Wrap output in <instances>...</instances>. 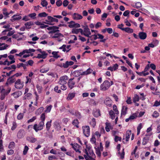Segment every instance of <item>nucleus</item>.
<instances>
[{
    "mask_svg": "<svg viewBox=\"0 0 160 160\" xmlns=\"http://www.w3.org/2000/svg\"><path fill=\"white\" fill-rule=\"evenodd\" d=\"M3 14L4 15V17L6 18L8 17V15L9 14V13H8L7 12V9L6 8H4L3 9Z\"/></svg>",
    "mask_w": 160,
    "mask_h": 160,
    "instance_id": "34",
    "label": "nucleus"
},
{
    "mask_svg": "<svg viewBox=\"0 0 160 160\" xmlns=\"http://www.w3.org/2000/svg\"><path fill=\"white\" fill-rule=\"evenodd\" d=\"M68 23H69L68 26L70 28H72L75 27V23L73 21H72L70 22H68Z\"/></svg>",
    "mask_w": 160,
    "mask_h": 160,
    "instance_id": "48",
    "label": "nucleus"
},
{
    "mask_svg": "<svg viewBox=\"0 0 160 160\" xmlns=\"http://www.w3.org/2000/svg\"><path fill=\"white\" fill-rule=\"evenodd\" d=\"M139 38L142 40L145 39L147 37V34L145 32H139L138 34Z\"/></svg>",
    "mask_w": 160,
    "mask_h": 160,
    "instance_id": "16",
    "label": "nucleus"
},
{
    "mask_svg": "<svg viewBox=\"0 0 160 160\" xmlns=\"http://www.w3.org/2000/svg\"><path fill=\"white\" fill-rule=\"evenodd\" d=\"M24 132L23 130H20L17 133V137L18 138H21L24 136Z\"/></svg>",
    "mask_w": 160,
    "mask_h": 160,
    "instance_id": "22",
    "label": "nucleus"
},
{
    "mask_svg": "<svg viewBox=\"0 0 160 160\" xmlns=\"http://www.w3.org/2000/svg\"><path fill=\"white\" fill-rule=\"evenodd\" d=\"M37 118L36 116H33L32 117V118L28 120L27 121V122L28 123H29L30 122H33L34 120H35Z\"/></svg>",
    "mask_w": 160,
    "mask_h": 160,
    "instance_id": "56",
    "label": "nucleus"
},
{
    "mask_svg": "<svg viewBox=\"0 0 160 160\" xmlns=\"http://www.w3.org/2000/svg\"><path fill=\"white\" fill-rule=\"evenodd\" d=\"M15 62V60H13L10 62H9L7 60H6L4 62V65H9Z\"/></svg>",
    "mask_w": 160,
    "mask_h": 160,
    "instance_id": "36",
    "label": "nucleus"
},
{
    "mask_svg": "<svg viewBox=\"0 0 160 160\" xmlns=\"http://www.w3.org/2000/svg\"><path fill=\"white\" fill-rule=\"evenodd\" d=\"M73 64L74 62L72 61H66L65 63H63V67L64 68H67L69 66H71Z\"/></svg>",
    "mask_w": 160,
    "mask_h": 160,
    "instance_id": "21",
    "label": "nucleus"
},
{
    "mask_svg": "<svg viewBox=\"0 0 160 160\" xmlns=\"http://www.w3.org/2000/svg\"><path fill=\"white\" fill-rule=\"evenodd\" d=\"M27 65L26 64H23L22 63H19L17 64V67L20 68V67H23L24 69L25 70L27 68Z\"/></svg>",
    "mask_w": 160,
    "mask_h": 160,
    "instance_id": "33",
    "label": "nucleus"
},
{
    "mask_svg": "<svg viewBox=\"0 0 160 160\" xmlns=\"http://www.w3.org/2000/svg\"><path fill=\"white\" fill-rule=\"evenodd\" d=\"M93 115L96 117H98L100 116V111L99 109H95L93 110Z\"/></svg>",
    "mask_w": 160,
    "mask_h": 160,
    "instance_id": "23",
    "label": "nucleus"
},
{
    "mask_svg": "<svg viewBox=\"0 0 160 160\" xmlns=\"http://www.w3.org/2000/svg\"><path fill=\"white\" fill-rule=\"evenodd\" d=\"M120 26H121L122 27H123L124 26V25L123 24H121L118 25V28L122 31H125L127 33H132L133 32V29L127 27L126 28H122L121 27H120Z\"/></svg>",
    "mask_w": 160,
    "mask_h": 160,
    "instance_id": "8",
    "label": "nucleus"
},
{
    "mask_svg": "<svg viewBox=\"0 0 160 160\" xmlns=\"http://www.w3.org/2000/svg\"><path fill=\"white\" fill-rule=\"evenodd\" d=\"M69 112L71 113L72 115H74L77 117L78 118H79L81 117V114L80 113L78 112H76L75 113L74 112H72L69 111Z\"/></svg>",
    "mask_w": 160,
    "mask_h": 160,
    "instance_id": "35",
    "label": "nucleus"
},
{
    "mask_svg": "<svg viewBox=\"0 0 160 160\" xmlns=\"http://www.w3.org/2000/svg\"><path fill=\"white\" fill-rule=\"evenodd\" d=\"M72 124L75 126L77 128H78V119H75L72 122Z\"/></svg>",
    "mask_w": 160,
    "mask_h": 160,
    "instance_id": "47",
    "label": "nucleus"
},
{
    "mask_svg": "<svg viewBox=\"0 0 160 160\" xmlns=\"http://www.w3.org/2000/svg\"><path fill=\"white\" fill-rule=\"evenodd\" d=\"M104 103L108 107H111L112 105V101L110 99L106 100H105Z\"/></svg>",
    "mask_w": 160,
    "mask_h": 160,
    "instance_id": "26",
    "label": "nucleus"
},
{
    "mask_svg": "<svg viewBox=\"0 0 160 160\" xmlns=\"http://www.w3.org/2000/svg\"><path fill=\"white\" fill-rule=\"evenodd\" d=\"M131 134V131L130 130H128L127 132L126 133V140L127 142H128L130 138V136Z\"/></svg>",
    "mask_w": 160,
    "mask_h": 160,
    "instance_id": "32",
    "label": "nucleus"
},
{
    "mask_svg": "<svg viewBox=\"0 0 160 160\" xmlns=\"http://www.w3.org/2000/svg\"><path fill=\"white\" fill-rule=\"evenodd\" d=\"M82 128L84 135L86 137H88L90 135L89 127L88 126H84L82 127Z\"/></svg>",
    "mask_w": 160,
    "mask_h": 160,
    "instance_id": "6",
    "label": "nucleus"
},
{
    "mask_svg": "<svg viewBox=\"0 0 160 160\" xmlns=\"http://www.w3.org/2000/svg\"><path fill=\"white\" fill-rule=\"evenodd\" d=\"M89 38H91V40L92 41L93 40H95L98 38V35L97 34H95L94 35H92L91 36H90Z\"/></svg>",
    "mask_w": 160,
    "mask_h": 160,
    "instance_id": "49",
    "label": "nucleus"
},
{
    "mask_svg": "<svg viewBox=\"0 0 160 160\" xmlns=\"http://www.w3.org/2000/svg\"><path fill=\"white\" fill-rule=\"evenodd\" d=\"M139 100V97L138 95H136L133 99V102H135L138 101Z\"/></svg>",
    "mask_w": 160,
    "mask_h": 160,
    "instance_id": "58",
    "label": "nucleus"
},
{
    "mask_svg": "<svg viewBox=\"0 0 160 160\" xmlns=\"http://www.w3.org/2000/svg\"><path fill=\"white\" fill-rule=\"evenodd\" d=\"M10 90L7 92L5 90L4 88L2 89L1 91V93L0 98L1 100H3L5 98L6 96L10 92Z\"/></svg>",
    "mask_w": 160,
    "mask_h": 160,
    "instance_id": "12",
    "label": "nucleus"
},
{
    "mask_svg": "<svg viewBox=\"0 0 160 160\" xmlns=\"http://www.w3.org/2000/svg\"><path fill=\"white\" fill-rule=\"evenodd\" d=\"M93 70L90 68H89L86 71L82 72V70H78L74 72L75 74H77L78 75H87L91 73Z\"/></svg>",
    "mask_w": 160,
    "mask_h": 160,
    "instance_id": "3",
    "label": "nucleus"
},
{
    "mask_svg": "<svg viewBox=\"0 0 160 160\" xmlns=\"http://www.w3.org/2000/svg\"><path fill=\"white\" fill-rule=\"evenodd\" d=\"M12 18H13L11 19V21L12 22L15 21L19 20L22 18V17L19 16L18 14L14 15Z\"/></svg>",
    "mask_w": 160,
    "mask_h": 160,
    "instance_id": "15",
    "label": "nucleus"
},
{
    "mask_svg": "<svg viewBox=\"0 0 160 160\" xmlns=\"http://www.w3.org/2000/svg\"><path fill=\"white\" fill-rule=\"evenodd\" d=\"M23 83L22 82L20 79H18L15 82V87L17 88H21L23 87Z\"/></svg>",
    "mask_w": 160,
    "mask_h": 160,
    "instance_id": "11",
    "label": "nucleus"
},
{
    "mask_svg": "<svg viewBox=\"0 0 160 160\" xmlns=\"http://www.w3.org/2000/svg\"><path fill=\"white\" fill-rule=\"evenodd\" d=\"M15 146V143L14 142H10L8 146V148H13Z\"/></svg>",
    "mask_w": 160,
    "mask_h": 160,
    "instance_id": "62",
    "label": "nucleus"
},
{
    "mask_svg": "<svg viewBox=\"0 0 160 160\" xmlns=\"http://www.w3.org/2000/svg\"><path fill=\"white\" fill-rule=\"evenodd\" d=\"M59 37L63 38V35L60 33L57 32L56 33L54 36H52V38H59Z\"/></svg>",
    "mask_w": 160,
    "mask_h": 160,
    "instance_id": "31",
    "label": "nucleus"
},
{
    "mask_svg": "<svg viewBox=\"0 0 160 160\" xmlns=\"http://www.w3.org/2000/svg\"><path fill=\"white\" fill-rule=\"evenodd\" d=\"M52 120H51L50 121L48 122L46 124V129L47 131H49L50 129V128L51 126V123L52 122Z\"/></svg>",
    "mask_w": 160,
    "mask_h": 160,
    "instance_id": "40",
    "label": "nucleus"
},
{
    "mask_svg": "<svg viewBox=\"0 0 160 160\" xmlns=\"http://www.w3.org/2000/svg\"><path fill=\"white\" fill-rule=\"evenodd\" d=\"M113 111L116 112V114L119 113L118 111V110L117 107L115 105H114L113 107Z\"/></svg>",
    "mask_w": 160,
    "mask_h": 160,
    "instance_id": "61",
    "label": "nucleus"
},
{
    "mask_svg": "<svg viewBox=\"0 0 160 160\" xmlns=\"http://www.w3.org/2000/svg\"><path fill=\"white\" fill-rule=\"evenodd\" d=\"M58 28H59L58 27L53 26L48 28L47 29L48 30H51L49 32V33H52L59 32V30L58 29Z\"/></svg>",
    "mask_w": 160,
    "mask_h": 160,
    "instance_id": "9",
    "label": "nucleus"
},
{
    "mask_svg": "<svg viewBox=\"0 0 160 160\" xmlns=\"http://www.w3.org/2000/svg\"><path fill=\"white\" fill-rule=\"evenodd\" d=\"M26 139L28 142L31 143H34L37 141V138L32 137H27Z\"/></svg>",
    "mask_w": 160,
    "mask_h": 160,
    "instance_id": "24",
    "label": "nucleus"
},
{
    "mask_svg": "<svg viewBox=\"0 0 160 160\" xmlns=\"http://www.w3.org/2000/svg\"><path fill=\"white\" fill-rule=\"evenodd\" d=\"M44 108L43 107H41L39 108L36 112V114L39 115L40 114L43 110Z\"/></svg>",
    "mask_w": 160,
    "mask_h": 160,
    "instance_id": "39",
    "label": "nucleus"
},
{
    "mask_svg": "<svg viewBox=\"0 0 160 160\" xmlns=\"http://www.w3.org/2000/svg\"><path fill=\"white\" fill-rule=\"evenodd\" d=\"M73 79V78H71L69 79L68 82L69 87L71 89L72 88L75 84V82L72 81Z\"/></svg>",
    "mask_w": 160,
    "mask_h": 160,
    "instance_id": "20",
    "label": "nucleus"
},
{
    "mask_svg": "<svg viewBox=\"0 0 160 160\" xmlns=\"http://www.w3.org/2000/svg\"><path fill=\"white\" fill-rule=\"evenodd\" d=\"M49 68H42L40 70V72L42 73H45L49 71Z\"/></svg>",
    "mask_w": 160,
    "mask_h": 160,
    "instance_id": "51",
    "label": "nucleus"
},
{
    "mask_svg": "<svg viewBox=\"0 0 160 160\" xmlns=\"http://www.w3.org/2000/svg\"><path fill=\"white\" fill-rule=\"evenodd\" d=\"M68 79V77L67 76H64L60 78L58 83L60 85H64L67 83L66 80Z\"/></svg>",
    "mask_w": 160,
    "mask_h": 160,
    "instance_id": "10",
    "label": "nucleus"
},
{
    "mask_svg": "<svg viewBox=\"0 0 160 160\" xmlns=\"http://www.w3.org/2000/svg\"><path fill=\"white\" fill-rule=\"evenodd\" d=\"M30 18L29 17V15L28 16H25L23 17L22 18V20L23 21H27L28 20H30Z\"/></svg>",
    "mask_w": 160,
    "mask_h": 160,
    "instance_id": "59",
    "label": "nucleus"
},
{
    "mask_svg": "<svg viewBox=\"0 0 160 160\" xmlns=\"http://www.w3.org/2000/svg\"><path fill=\"white\" fill-rule=\"evenodd\" d=\"M40 118L42 121H41L44 122L45 118V116L44 113H43L42 114Z\"/></svg>",
    "mask_w": 160,
    "mask_h": 160,
    "instance_id": "64",
    "label": "nucleus"
},
{
    "mask_svg": "<svg viewBox=\"0 0 160 160\" xmlns=\"http://www.w3.org/2000/svg\"><path fill=\"white\" fill-rule=\"evenodd\" d=\"M95 149L96 154L99 157H100L101 156V152L100 151V148H99V147H98L97 148H95Z\"/></svg>",
    "mask_w": 160,
    "mask_h": 160,
    "instance_id": "45",
    "label": "nucleus"
},
{
    "mask_svg": "<svg viewBox=\"0 0 160 160\" xmlns=\"http://www.w3.org/2000/svg\"><path fill=\"white\" fill-rule=\"evenodd\" d=\"M111 86L110 82L108 80H105L101 85L100 90L106 91L108 90Z\"/></svg>",
    "mask_w": 160,
    "mask_h": 160,
    "instance_id": "2",
    "label": "nucleus"
},
{
    "mask_svg": "<svg viewBox=\"0 0 160 160\" xmlns=\"http://www.w3.org/2000/svg\"><path fill=\"white\" fill-rule=\"evenodd\" d=\"M28 149L29 148L27 146H25L24 148L23 152V155H25L27 154V152L28 150Z\"/></svg>",
    "mask_w": 160,
    "mask_h": 160,
    "instance_id": "50",
    "label": "nucleus"
},
{
    "mask_svg": "<svg viewBox=\"0 0 160 160\" xmlns=\"http://www.w3.org/2000/svg\"><path fill=\"white\" fill-rule=\"evenodd\" d=\"M75 92L69 93L67 98V100L68 101L72 100L75 97Z\"/></svg>",
    "mask_w": 160,
    "mask_h": 160,
    "instance_id": "17",
    "label": "nucleus"
},
{
    "mask_svg": "<svg viewBox=\"0 0 160 160\" xmlns=\"http://www.w3.org/2000/svg\"><path fill=\"white\" fill-rule=\"evenodd\" d=\"M109 114L111 118L112 119H113L115 118V114L113 112L112 110H111L109 111Z\"/></svg>",
    "mask_w": 160,
    "mask_h": 160,
    "instance_id": "43",
    "label": "nucleus"
},
{
    "mask_svg": "<svg viewBox=\"0 0 160 160\" xmlns=\"http://www.w3.org/2000/svg\"><path fill=\"white\" fill-rule=\"evenodd\" d=\"M33 23L31 22H28L25 24V27L26 29H29L31 27V26L33 25Z\"/></svg>",
    "mask_w": 160,
    "mask_h": 160,
    "instance_id": "28",
    "label": "nucleus"
},
{
    "mask_svg": "<svg viewBox=\"0 0 160 160\" xmlns=\"http://www.w3.org/2000/svg\"><path fill=\"white\" fill-rule=\"evenodd\" d=\"M44 126V122L41 121L38 125L37 124H35L33 126V128L36 132L42 130Z\"/></svg>",
    "mask_w": 160,
    "mask_h": 160,
    "instance_id": "4",
    "label": "nucleus"
},
{
    "mask_svg": "<svg viewBox=\"0 0 160 160\" xmlns=\"http://www.w3.org/2000/svg\"><path fill=\"white\" fill-rule=\"evenodd\" d=\"M15 79L14 76H11L8 79L6 84H8V83H11L14 82L15 81Z\"/></svg>",
    "mask_w": 160,
    "mask_h": 160,
    "instance_id": "25",
    "label": "nucleus"
},
{
    "mask_svg": "<svg viewBox=\"0 0 160 160\" xmlns=\"http://www.w3.org/2000/svg\"><path fill=\"white\" fill-rule=\"evenodd\" d=\"M90 124L93 127H94V126L96 125V122L95 120V119L93 118L92 119V121L90 122Z\"/></svg>",
    "mask_w": 160,
    "mask_h": 160,
    "instance_id": "44",
    "label": "nucleus"
},
{
    "mask_svg": "<svg viewBox=\"0 0 160 160\" xmlns=\"http://www.w3.org/2000/svg\"><path fill=\"white\" fill-rule=\"evenodd\" d=\"M33 63V62L32 60H30L26 62V64L27 65V66L28 65L32 66Z\"/></svg>",
    "mask_w": 160,
    "mask_h": 160,
    "instance_id": "54",
    "label": "nucleus"
},
{
    "mask_svg": "<svg viewBox=\"0 0 160 160\" xmlns=\"http://www.w3.org/2000/svg\"><path fill=\"white\" fill-rule=\"evenodd\" d=\"M48 14L45 12L40 13L38 15V16L40 17H45Z\"/></svg>",
    "mask_w": 160,
    "mask_h": 160,
    "instance_id": "46",
    "label": "nucleus"
},
{
    "mask_svg": "<svg viewBox=\"0 0 160 160\" xmlns=\"http://www.w3.org/2000/svg\"><path fill=\"white\" fill-rule=\"evenodd\" d=\"M70 45H68L66 46L65 45H63L62 47L59 48L60 49H62L64 52L66 51L68 52L70 49Z\"/></svg>",
    "mask_w": 160,
    "mask_h": 160,
    "instance_id": "14",
    "label": "nucleus"
},
{
    "mask_svg": "<svg viewBox=\"0 0 160 160\" xmlns=\"http://www.w3.org/2000/svg\"><path fill=\"white\" fill-rule=\"evenodd\" d=\"M132 6L138 9L142 7V4L140 2H138L135 3V5H133Z\"/></svg>",
    "mask_w": 160,
    "mask_h": 160,
    "instance_id": "37",
    "label": "nucleus"
},
{
    "mask_svg": "<svg viewBox=\"0 0 160 160\" xmlns=\"http://www.w3.org/2000/svg\"><path fill=\"white\" fill-rule=\"evenodd\" d=\"M81 34L88 37H90V35H91V32L88 26L84 27L83 30L82 29V32H81Z\"/></svg>",
    "mask_w": 160,
    "mask_h": 160,
    "instance_id": "5",
    "label": "nucleus"
},
{
    "mask_svg": "<svg viewBox=\"0 0 160 160\" xmlns=\"http://www.w3.org/2000/svg\"><path fill=\"white\" fill-rule=\"evenodd\" d=\"M149 139V137H148V136L146 135V136L144 137L143 138L142 144L143 145H146L148 143Z\"/></svg>",
    "mask_w": 160,
    "mask_h": 160,
    "instance_id": "29",
    "label": "nucleus"
},
{
    "mask_svg": "<svg viewBox=\"0 0 160 160\" xmlns=\"http://www.w3.org/2000/svg\"><path fill=\"white\" fill-rule=\"evenodd\" d=\"M36 88L38 89L39 93H40L41 92L42 88V87L39 85L38 84L37 85Z\"/></svg>",
    "mask_w": 160,
    "mask_h": 160,
    "instance_id": "60",
    "label": "nucleus"
},
{
    "mask_svg": "<svg viewBox=\"0 0 160 160\" xmlns=\"http://www.w3.org/2000/svg\"><path fill=\"white\" fill-rule=\"evenodd\" d=\"M128 108L125 106H123L122 107L121 113L122 115H125L127 113Z\"/></svg>",
    "mask_w": 160,
    "mask_h": 160,
    "instance_id": "27",
    "label": "nucleus"
},
{
    "mask_svg": "<svg viewBox=\"0 0 160 160\" xmlns=\"http://www.w3.org/2000/svg\"><path fill=\"white\" fill-rule=\"evenodd\" d=\"M62 18V17L61 15H54L53 17L51 16H48L47 17L48 20H46V21L48 22L45 23L50 25H51V22H58V19L55 18Z\"/></svg>",
    "mask_w": 160,
    "mask_h": 160,
    "instance_id": "1",
    "label": "nucleus"
},
{
    "mask_svg": "<svg viewBox=\"0 0 160 160\" xmlns=\"http://www.w3.org/2000/svg\"><path fill=\"white\" fill-rule=\"evenodd\" d=\"M23 117V114L22 113H20L17 117V118L18 119L20 120L22 119Z\"/></svg>",
    "mask_w": 160,
    "mask_h": 160,
    "instance_id": "63",
    "label": "nucleus"
},
{
    "mask_svg": "<svg viewBox=\"0 0 160 160\" xmlns=\"http://www.w3.org/2000/svg\"><path fill=\"white\" fill-rule=\"evenodd\" d=\"M16 65H12L9 67L5 68H4V69H6L8 70H10L12 69H13L14 70H15L16 69Z\"/></svg>",
    "mask_w": 160,
    "mask_h": 160,
    "instance_id": "38",
    "label": "nucleus"
},
{
    "mask_svg": "<svg viewBox=\"0 0 160 160\" xmlns=\"http://www.w3.org/2000/svg\"><path fill=\"white\" fill-rule=\"evenodd\" d=\"M42 1L41 4L43 7H46L48 5V3L46 0H41Z\"/></svg>",
    "mask_w": 160,
    "mask_h": 160,
    "instance_id": "42",
    "label": "nucleus"
},
{
    "mask_svg": "<svg viewBox=\"0 0 160 160\" xmlns=\"http://www.w3.org/2000/svg\"><path fill=\"white\" fill-rule=\"evenodd\" d=\"M84 156L86 160H95L94 158L96 156L92 151H91L89 152V154L87 156L84 155Z\"/></svg>",
    "mask_w": 160,
    "mask_h": 160,
    "instance_id": "7",
    "label": "nucleus"
},
{
    "mask_svg": "<svg viewBox=\"0 0 160 160\" xmlns=\"http://www.w3.org/2000/svg\"><path fill=\"white\" fill-rule=\"evenodd\" d=\"M72 32L73 33H75V34H78L79 32H80V33H81V32H82V29L81 28H78V29L73 28V29H72Z\"/></svg>",
    "mask_w": 160,
    "mask_h": 160,
    "instance_id": "30",
    "label": "nucleus"
},
{
    "mask_svg": "<svg viewBox=\"0 0 160 160\" xmlns=\"http://www.w3.org/2000/svg\"><path fill=\"white\" fill-rule=\"evenodd\" d=\"M73 18L74 20H79L82 18V16L79 14L74 13L73 15Z\"/></svg>",
    "mask_w": 160,
    "mask_h": 160,
    "instance_id": "18",
    "label": "nucleus"
},
{
    "mask_svg": "<svg viewBox=\"0 0 160 160\" xmlns=\"http://www.w3.org/2000/svg\"><path fill=\"white\" fill-rule=\"evenodd\" d=\"M28 15L29 17H30L32 19H34L35 18V17L36 15V14L35 13H33L29 14Z\"/></svg>",
    "mask_w": 160,
    "mask_h": 160,
    "instance_id": "57",
    "label": "nucleus"
},
{
    "mask_svg": "<svg viewBox=\"0 0 160 160\" xmlns=\"http://www.w3.org/2000/svg\"><path fill=\"white\" fill-rule=\"evenodd\" d=\"M137 116V114L134 113L132 115L129 117V118H130V120H133L136 118Z\"/></svg>",
    "mask_w": 160,
    "mask_h": 160,
    "instance_id": "52",
    "label": "nucleus"
},
{
    "mask_svg": "<svg viewBox=\"0 0 160 160\" xmlns=\"http://www.w3.org/2000/svg\"><path fill=\"white\" fill-rule=\"evenodd\" d=\"M88 102L89 104L91 106H95L97 104L95 101L93 99H90Z\"/></svg>",
    "mask_w": 160,
    "mask_h": 160,
    "instance_id": "41",
    "label": "nucleus"
},
{
    "mask_svg": "<svg viewBox=\"0 0 160 160\" xmlns=\"http://www.w3.org/2000/svg\"><path fill=\"white\" fill-rule=\"evenodd\" d=\"M71 145L72 146V148L73 149L77 152L81 153V152L80 151V148H81V147L78 144L75 143L74 144L71 143Z\"/></svg>",
    "mask_w": 160,
    "mask_h": 160,
    "instance_id": "13",
    "label": "nucleus"
},
{
    "mask_svg": "<svg viewBox=\"0 0 160 160\" xmlns=\"http://www.w3.org/2000/svg\"><path fill=\"white\" fill-rule=\"evenodd\" d=\"M52 54L53 55V57L55 58H57L59 57V56L58 54V52H53Z\"/></svg>",
    "mask_w": 160,
    "mask_h": 160,
    "instance_id": "55",
    "label": "nucleus"
},
{
    "mask_svg": "<svg viewBox=\"0 0 160 160\" xmlns=\"http://www.w3.org/2000/svg\"><path fill=\"white\" fill-rule=\"evenodd\" d=\"M159 116V113L156 111H155L153 113V114L152 115V116L153 117L157 118Z\"/></svg>",
    "mask_w": 160,
    "mask_h": 160,
    "instance_id": "53",
    "label": "nucleus"
},
{
    "mask_svg": "<svg viewBox=\"0 0 160 160\" xmlns=\"http://www.w3.org/2000/svg\"><path fill=\"white\" fill-rule=\"evenodd\" d=\"M54 126L55 128L58 130H60L61 127L59 121L58 120L54 122Z\"/></svg>",
    "mask_w": 160,
    "mask_h": 160,
    "instance_id": "19",
    "label": "nucleus"
}]
</instances>
